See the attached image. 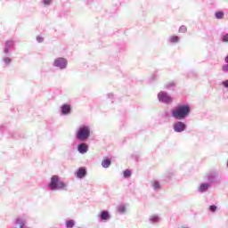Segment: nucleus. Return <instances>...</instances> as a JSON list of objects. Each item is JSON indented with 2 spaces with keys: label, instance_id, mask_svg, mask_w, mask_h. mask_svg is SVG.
Segmentation results:
<instances>
[{
  "label": "nucleus",
  "instance_id": "obj_1",
  "mask_svg": "<svg viewBox=\"0 0 228 228\" xmlns=\"http://www.w3.org/2000/svg\"><path fill=\"white\" fill-rule=\"evenodd\" d=\"M190 115V106L188 105H178L175 110H172V117L176 120H183Z\"/></svg>",
  "mask_w": 228,
  "mask_h": 228
},
{
  "label": "nucleus",
  "instance_id": "obj_2",
  "mask_svg": "<svg viewBox=\"0 0 228 228\" xmlns=\"http://www.w3.org/2000/svg\"><path fill=\"white\" fill-rule=\"evenodd\" d=\"M49 188L51 190H61L65 188V183L61 181H60V177L57 175H53L51 178V182L49 183Z\"/></svg>",
  "mask_w": 228,
  "mask_h": 228
},
{
  "label": "nucleus",
  "instance_id": "obj_3",
  "mask_svg": "<svg viewBox=\"0 0 228 228\" xmlns=\"http://www.w3.org/2000/svg\"><path fill=\"white\" fill-rule=\"evenodd\" d=\"M90 136V127L88 126H81L77 133V140H80V142H85Z\"/></svg>",
  "mask_w": 228,
  "mask_h": 228
},
{
  "label": "nucleus",
  "instance_id": "obj_4",
  "mask_svg": "<svg viewBox=\"0 0 228 228\" xmlns=\"http://www.w3.org/2000/svg\"><path fill=\"white\" fill-rule=\"evenodd\" d=\"M158 99L160 102H165L166 104H168V102H172V98L165 92L159 93Z\"/></svg>",
  "mask_w": 228,
  "mask_h": 228
},
{
  "label": "nucleus",
  "instance_id": "obj_5",
  "mask_svg": "<svg viewBox=\"0 0 228 228\" xmlns=\"http://www.w3.org/2000/svg\"><path fill=\"white\" fill-rule=\"evenodd\" d=\"M54 67H59L60 69H65L67 67V60L63 58H58L53 62Z\"/></svg>",
  "mask_w": 228,
  "mask_h": 228
},
{
  "label": "nucleus",
  "instance_id": "obj_6",
  "mask_svg": "<svg viewBox=\"0 0 228 228\" xmlns=\"http://www.w3.org/2000/svg\"><path fill=\"white\" fill-rule=\"evenodd\" d=\"M186 129V125L181 121L175 123L174 130L175 133H183Z\"/></svg>",
  "mask_w": 228,
  "mask_h": 228
},
{
  "label": "nucleus",
  "instance_id": "obj_7",
  "mask_svg": "<svg viewBox=\"0 0 228 228\" xmlns=\"http://www.w3.org/2000/svg\"><path fill=\"white\" fill-rule=\"evenodd\" d=\"M76 175H77V177H78V179H83V177H85V175H86V168L80 167L77 171Z\"/></svg>",
  "mask_w": 228,
  "mask_h": 228
},
{
  "label": "nucleus",
  "instance_id": "obj_8",
  "mask_svg": "<svg viewBox=\"0 0 228 228\" xmlns=\"http://www.w3.org/2000/svg\"><path fill=\"white\" fill-rule=\"evenodd\" d=\"M70 105L69 104H63L61 106V112H62V115H69V113H70Z\"/></svg>",
  "mask_w": 228,
  "mask_h": 228
},
{
  "label": "nucleus",
  "instance_id": "obj_9",
  "mask_svg": "<svg viewBox=\"0 0 228 228\" xmlns=\"http://www.w3.org/2000/svg\"><path fill=\"white\" fill-rule=\"evenodd\" d=\"M87 151H88V145L85 143H81L78 145V152H80V154H85Z\"/></svg>",
  "mask_w": 228,
  "mask_h": 228
},
{
  "label": "nucleus",
  "instance_id": "obj_10",
  "mask_svg": "<svg viewBox=\"0 0 228 228\" xmlns=\"http://www.w3.org/2000/svg\"><path fill=\"white\" fill-rule=\"evenodd\" d=\"M102 166L103 167V168H109V167L111 166V160L110 159H104L102 161Z\"/></svg>",
  "mask_w": 228,
  "mask_h": 228
},
{
  "label": "nucleus",
  "instance_id": "obj_11",
  "mask_svg": "<svg viewBox=\"0 0 228 228\" xmlns=\"http://www.w3.org/2000/svg\"><path fill=\"white\" fill-rule=\"evenodd\" d=\"M100 218L101 220H104V221L110 220V212L108 211L102 212L100 215Z\"/></svg>",
  "mask_w": 228,
  "mask_h": 228
},
{
  "label": "nucleus",
  "instance_id": "obj_12",
  "mask_svg": "<svg viewBox=\"0 0 228 228\" xmlns=\"http://www.w3.org/2000/svg\"><path fill=\"white\" fill-rule=\"evenodd\" d=\"M169 42L171 44H175V43L179 42V37H177V36H171L169 37Z\"/></svg>",
  "mask_w": 228,
  "mask_h": 228
},
{
  "label": "nucleus",
  "instance_id": "obj_13",
  "mask_svg": "<svg viewBox=\"0 0 228 228\" xmlns=\"http://www.w3.org/2000/svg\"><path fill=\"white\" fill-rule=\"evenodd\" d=\"M208 188H209V183H202L200 186V191H207Z\"/></svg>",
  "mask_w": 228,
  "mask_h": 228
},
{
  "label": "nucleus",
  "instance_id": "obj_14",
  "mask_svg": "<svg viewBox=\"0 0 228 228\" xmlns=\"http://www.w3.org/2000/svg\"><path fill=\"white\" fill-rule=\"evenodd\" d=\"M74 225H76V222H74V220H69L66 223V227H68V228H72V227H74Z\"/></svg>",
  "mask_w": 228,
  "mask_h": 228
},
{
  "label": "nucleus",
  "instance_id": "obj_15",
  "mask_svg": "<svg viewBox=\"0 0 228 228\" xmlns=\"http://www.w3.org/2000/svg\"><path fill=\"white\" fill-rule=\"evenodd\" d=\"M152 187L154 190H159V188H161V184H159V182L155 181L152 183Z\"/></svg>",
  "mask_w": 228,
  "mask_h": 228
},
{
  "label": "nucleus",
  "instance_id": "obj_16",
  "mask_svg": "<svg viewBox=\"0 0 228 228\" xmlns=\"http://www.w3.org/2000/svg\"><path fill=\"white\" fill-rule=\"evenodd\" d=\"M16 224L19 225L20 228L24 227V220H22V219H17Z\"/></svg>",
  "mask_w": 228,
  "mask_h": 228
},
{
  "label": "nucleus",
  "instance_id": "obj_17",
  "mask_svg": "<svg viewBox=\"0 0 228 228\" xmlns=\"http://www.w3.org/2000/svg\"><path fill=\"white\" fill-rule=\"evenodd\" d=\"M223 18H224V12H216V19H223Z\"/></svg>",
  "mask_w": 228,
  "mask_h": 228
},
{
  "label": "nucleus",
  "instance_id": "obj_18",
  "mask_svg": "<svg viewBox=\"0 0 228 228\" xmlns=\"http://www.w3.org/2000/svg\"><path fill=\"white\" fill-rule=\"evenodd\" d=\"M124 177H131V171L129 170L124 171Z\"/></svg>",
  "mask_w": 228,
  "mask_h": 228
},
{
  "label": "nucleus",
  "instance_id": "obj_19",
  "mask_svg": "<svg viewBox=\"0 0 228 228\" xmlns=\"http://www.w3.org/2000/svg\"><path fill=\"white\" fill-rule=\"evenodd\" d=\"M118 211H119V213H125L126 212V207H124V206L119 207Z\"/></svg>",
  "mask_w": 228,
  "mask_h": 228
},
{
  "label": "nucleus",
  "instance_id": "obj_20",
  "mask_svg": "<svg viewBox=\"0 0 228 228\" xmlns=\"http://www.w3.org/2000/svg\"><path fill=\"white\" fill-rule=\"evenodd\" d=\"M209 209H210V211H212L213 213H215V211H216V206L212 205V206L209 207Z\"/></svg>",
  "mask_w": 228,
  "mask_h": 228
},
{
  "label": "nucleus",
  "instance_id": "obj_21",
  "mask_svg": "<svg viewBox=\"0 0 228 228\" xmlns=\"http://www.w3.org/2000/svg\"><path fill=\"white\" fill-rule=\"evenodd\" d=\"M224 72H228V64L223 66Z\"/></svg>",
  "mask_w": 228,
  "mask_h": 228
},
{
  "label": "nucleus",
  "instance_id": "obj_22",
  "mask_svg": "<svg viewBox=\"0 0 228 228\" xmlns=\"http://www.w3.org/2000/svg\"><path fill=\"white\" fill-rule=\"evenodd\" d=\"M223 42H228V34L224 36Z\"/></svg>",
  "mask_w": 228,
  "mask_h": 228
},
{
  "label": "nucleus",
  "instance_id": "obj_23",
  "mask_svg": "<svg viewBox=\"0 0 228 228\" xmlns=\"http://www.w3.org/2000/svg\"><path fill=\"white\" fill-rule=\"evenodd\" d=\"M37 42H44V37H37Z\"/></svg>",
  "mask_w": 228,
  "mask_h": 228
},
{
  "label": "nucleus",
  "instance_id": "obj_24",
  "mask_svg": "<svg viewBox=\"0 0 228 228\" xmlns=\"http://www.w3.org/2000/svg\"><path fill=\"white\" fill-rule=\"evenodd\" d=\"M223 85L225 88H228V80L224 81Z\"/></svg>",
  "mask_w": 228,
  "mask_h": 228
},
{
  "label": "nucleus",
  "instance_id": "obj_25",
  "mask_svg": "<svg viewBox=\"0 0 228 228\" xmlns=\"http://www.w3.org/2000/svg\"><path fill=\"white\" fill-rule=\"evenodd\" d=\"M10 45H13V43L12 41L6 42V46L10 47Z\"/></svg>",
  "mask_w": 228,
  "mask_h": 228
},
{
  "label": "nucleus",
  "instance_id": "obj_26",
  "mask_svg": "<svg viewBox=\"0 0 228 228\" xmlns=\"http://www.w3.org/2000/svg\"><path fill=\"white\" fill-rule=\"evenodd\" d=\"M44 4H51V0H45Z\"/></svg>",
  "mask_w": 228,
  "mask_h": 228
},
{
  "label": "nucleus",
  "instance_id": "obj_27",
  "mask_svg": "<svg viewBox=\"0 0 228 228\" xmlns=\"http://www.w3.org/2000/svg\"><path fill=\"white\" fill-rule=\"evenodd\" d=\"M180 31H186V27H184V26L181 27Z\"/></svg>",
  "mask_w": 228,
  "mask_h": 228
},
{
  "label": "nucleus",
  "instance_id": "obj_28",
  "mask_svg": "<svg viewBox=\"0 0 228 228\" xmlns=\"http://www.w3.org/2000/svg\"><path fill=\"white\" fill-rule=\"evenodd\" d=\"M4 61H5V63H10V61H12V60H11L10 58H6V59L4 60Z\"/></svg>",
  "mask_w": 228,
  "mask_h": 228
},
{
  "label": "nucleus",
  "instance_id": "obj_29",
  "mask_svg": "<svg viewBox=\"0 0 228 228\" xmlns=\"http://www.w3.org/2000/svg\"><path fill=\"white\" fill-rule=\"evenodd\" d=\"M225 61L228 63V55L225 57Z\"/></svg>",
  "mask_w": 228,
  "mask_h": 228
},
{
  "label": "nucleus",
  "instance_id": "obj_30",
  "mask_svg": "<svg viewBox=\"0 0 228 228\" xmlns=\"http://www.w3.org/2000/svg\"><path fill=\"white\" fill-rule=\"evenodd\" d=\"M227 167H228V160H227Z\"/></svg>",
  "mask_w": 228,
  "mask_h": 228
}]
</instances>
